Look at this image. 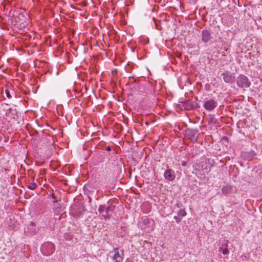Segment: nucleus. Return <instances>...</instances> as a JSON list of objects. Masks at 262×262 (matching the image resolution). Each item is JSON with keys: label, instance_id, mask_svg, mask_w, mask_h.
<instances>
[{"label": "nucleus", "instance_id": "f257e3e1", "mask_svg": "<svg viewBox=\"0 0 262 262\" xmlns=\"http://www.w3.org/2000/svg\"><path fill=\"white\" fill-rule=\"evenodd\" d=\"M212 166L211 161L206 157H202L200 160H197L193 165L195 173L197 175L205 176L211 170Z\"/></svg>", "mask_w": 262, "mask_h": 262}, {"label": "nucleus", "instance_id": "f03ea898", "mask_svg": "<svg viewBox=\"0 0 262 262\" xmlns=\"http://www.w3.org/2000/svg\"><path fill=\"white\" fill-rule=\"evenodd\" d=\"M114 262H122L124 256V250L119 248H113L108 254Z\"/></svg>", "mask_w": 262, "mask_h": 262}, {"label": "nucleus", "instance_id": "7ed1b4c3", "mask_svg": "<svg viewBox=\"0 0 262 262\" xmlns=\"http://www.w3.org/2000/svg\"><path fill=\"white\" fill-rule=\"evenodd\" d=\"M114 210V206L110 204L108 206L100 205L98 208V211L105 219H109Z\"/></svg>", "mask_w": 262, "mask_h": 262}, {"label": "nucleus", "instance_id": "20e7f679", "mask_svg": "<svg viewBox=\"0 0 262 262\" xmlns=\"http://www.w3.org/2000/svg\"><path fill=\"white\" fill-rule=\"evenodd\" d=\"M236 84L238 87L245 89L250 86L251 82L246 76L240 75L236 78Z\"/></svg>", "mask_w": 262, "mask_h": 262}, {"label": "nucleus", "instance_id": "39448f33", "mask_svg": "<svg viewBox=\"0 0 262 262\" xmlns=\"http://www.w3.org/2000/svg\"><path fill=\"white\" fill-rule=\"evenodd\" d=\"M217 105V103L213 99H209L204 102L203 106L208 111H212Z\"/></svg>", "mask_w": 262, "mask_h": 262}, {"label": "nucleus", "instance_id": "423d86ee", "mask_svg": "<svg viewBox=\"0 0 262 262\" xmlns=\"http://www.w3.org/2000/svg\"><path fill=\"white\" fill-rule=\"evenodd\" d=\"M164 178L169 181H172L176 178L175 172L170 168H168L164 173Z\"/></svg>", "mask_w": 262, "mask_h": 262}, {"label": "nucleus", "instance_id": "0eeeda50", "mask_svg": "<svg viewBox=\"0 0 262 262\" xmlns=\"http://www.w3.org/2000/svg\"><path fill=\"white\" fill-rule=\"evenodd\" d=\"M224 81L226 83H232L234 80L233 74L229 72H225L222 74Z\"/></svg>", "mask_w": 262, "mask_h": 262}, {"label": "nucleus", "instance_id": "6e6552de", "mask_svg": "<svg viewBox=\"0 0 262 262\" xmlns=\"http://www.w3.org/2000/svg\"><path fill=\"white\" fill-rule=\"evenodd\" d=\"M256 155L254 151L242 152L241 154L242 157L246 160L251 161Z\"/></svg>", "mask_w": 262, "mask_h": 262}, {"label": "nucleus", "instance_id": "1a4fd4ad", "mask_svg": "<svg viewBox=\"0 0 262 262\" xmlns=\"http://www.w3.org/2000/svg\"><path fill=\"white\" fill-rule=\"evenodd\" d=\"M202 40L204 42H208L211 38V33L207 30H204L202 32Z\"/></svg>", "mask_w": 262, "mask_h": 262}, {"label": "nucleus", "instance_id": "9d476101", "mask_svg": "<svg viewBox=\"0 0 262 262\" xmlns=\"http://www.w3.org/2000/svg\"><path fill=\"white\" fill-rule=\"evenodd\" d=\"M198 131L195 129H188L186 131V135L187 137L191 139L192 140L195 138V136L196 135Z\"/></svg>", "mask_w": 262, "mask_h": 262}, {"label": "nucleus", "instance_id": "9b49d317", "mask_svg": "<svg viewBox=\"0 0 262 262\" xmlns=\"http://www.w3.org/2000/svg\"><path fill=\"white\" fill-rule=\"evenodd\" d=\"M196 105L197 103L196 102H191L190 101H188L183 104L185 108L188 110L194 109L196 107Z\"/></svg>", "mask_w": 262, "mask_h": 262}, {"label": "nucleus", "instance_id": "f8f14e48", "mask_svg": "<svg viewBox=\"0 0 262 262\" xmlns=\"http://www.w3.org/2000/svg\"><path fill=\"white\" fill-rule=\"evenodd\" d=\"M37 184L35 182H26V186L30 190H34L37 187Z\"/></svg>", "mask_w": 262, "mask_h": 262}, {"label": "nucleus", "instance_id": "ddd939ff", "mask_svg": "<svg viewBox=\"0 0 262 262\" xmlns=\"http://www.w3.org/2000/svg\"><path fill=\"white\" fill-rule=\"evenodd\" d=\"M231 189L232 188L230 186L226 185L222 188V191L224 194L227 195L231 192Z\"/></svg>", "mask_w": 262, "mask_h": 262}, {"label": "nucleus", "instance_id": "4468645a", "mask_svg": "<svg viewBox=\"0 0 262 262\" xmlns=\"http://www.w3.org/2000/svg\"><path fill=\"white\" fill-rule=\"evenodd\" d=\"M217 122V120L215 118L214 115H211L209 119L208 123L209 124H215Z\"/></svg>", "mask_w": 262, "mask_h": 262}, {"label": "nucleus", "instance_id": "2eb2a0df", "mask_svg": "<svg viewBox=\"0 0 262 262\" xmlns=\"http://www.w3.org/2000/svg\"><path fill=\"white\" fill-rule=\"evenodd\" d=\"M47 246H48L50 248V252H48V254H50L52 253L54 251V248L53 247V244L51 243H48L46 245ZM46 246V245H43L42 246V248H44Z\"/></svg>", "mask_w": 262, "mask_h": 262}, {"label": "nucleus", "instance_id": "dca6fc26", "mask_svg": "<svg viewBox=\"0 0 262 262\" xmlns=\"http://www.w3.org/2000/svg\"><path fill=\"white\" fill-rule=\"evenodd\" d=\"M153 19L154 20V21H155L156 28L159 30H161L162 27L161 26V25L160 24H159L160 23V21L156 20L155 18H153Z\"/></svg>", "mask_w": 262, "mask_h": 262}, {"label": "nucleus", "instance_id": "f3484780", "mask_svg": "<svg viewBox=\"0 0 262 262\" xmlns=\"http://www.w3.org/2000/svg\"><path fill=\"white\" fill-rule=\"evenodd\" d=\"M186 212L184 209H180L178 212V215L182 217L186 216Z\"/></svg>", "mask_w": 262, "mask_h": 262}, {"label": "nucleus", "instance_id": "a211bd4d", "mask_svg": "<svg viewBox=\"0 0 262 262\" xmlns=\"http://www.w3.org/2000/svg\"><path fill=\"white\" fill-rule=\"evenodd\" d=\"M222 252L223 253V254L224 255H227L229 253L228 248H227V247L224 248V249H223V251Z\"/></svg>", "mask_w": 262, "mask_h": 262}, {"label": "nucleus", "instance_id": "6ab92c4d", "mask_svg": "<svg viewBox=\"0 0 262 262\" xmlns=\"http://www.w3.org/2000/svg\"><path fill=\"white\" fill-rule=\"evenodd\" d=\"M6 96L7 97V98H8L9 99L12 97V96L10 93V92L7 90H6Z\"/></svg>", "mask_w": 262, "mask_h": 262}, {"label": "nucleus", "instance_id": "aec40b11", "mask_svg": "<svg viewBox=\"0 0 262 262\" xmlns=\"http://www.w3.org/2000/svg\"><path fill=\"white\" fill-rule=\"evenodd\" d=\"M173 218L178 223L181 221V219L177 216H174Z\"/></svg>", "mask_w": 262, "mask_h": 262}, {"label": "nucleus", "instance_id": "412c9836", "mask_svg": "<svg viewBox=\"0 0 262 262\" xmlns=\"http://www.w3.org/2000/svg\"><path fill=\"white\" fill-rule=\"evenodd\" d=\"M181 165L183 166H187V162L186 161H181Z\"/></svg>", "mask_w": 262, "mask_h": 262}, {"label": "nucleus", "instance_id": "4be33fe9", "mask_svg": "<svg viewBox=\"0 0 262 262\" xmlns=\"http://www.w3.org/2000/svg\"><path fill=\"white\" fill-rule=\"evenodd\" d=\"M228 241H226V242L225 243L223 244V247H225V248H226V247L228 248Z\"/></svg>", "mask_w": 262, "mask_h": 262}, {"label": "nucleus", "instance_id": "5701e85b", "mask_svg": "<svg viewBox=\"0 0 262 262\" xmlns=\"http://www.w3.org/2000/svg\"><path fill=\"white\" fill-rule=\"evenodd\" d=\"M106 150L107 151H110L111 150V147L110 146H107L106 147Z\"/></svg>", "mask_w": 262, "mask_h": 262}, {"label": "nucleus", "instance_id": "b1692460", "mask_svg": "<svg viewBox=\"0 0 262 262\" xmlns=\"http://www.w3.org/2000/svg\"><path fill=\"white\" fill-rule=\"evenodd\" d=\"M223 249H224V248H223L222 247L220 248H219V251H220V252H222Z\"/></svg>", "mask_w": 262, "mask_h": 262}, {"label": "nucleus", "instance_id": "393cba45", "mask_svg": "<svg viewBox=\"0 0 262 262\" xmlns=\"http://www.w3.org/2000/svg\"><path fill=\"white\" fill-rule=\"evenodd\" d=\"M2 140V137L0 136V141Z\"/></svg>", "mask_w": 262, "mask_h": 262}]
</instances>
